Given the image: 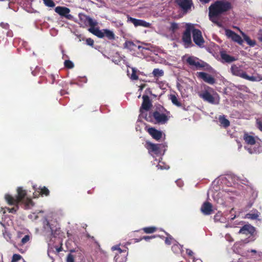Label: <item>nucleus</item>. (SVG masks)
<instances>
[{"mask_svg":"<svg viewBox=\"0 0 262 262\" xmlns=\"http://www.w3.org/2000/svg\"><path fill=\"white\" fill-rule=\"evenodd\" d=\"M169 99L171 101L172 103L177 106H181L182 105L181 103L178 100L176 95L174 94H171L170 95Z\"/></svg>","mask_w":262,"mask_h":262,"instance_id":"29","label":"nucleus"},{"mask_svg":"<svg viewBox=\"0 0 262 262\" xmlns=\"http://www.w3.org/2000/svg\"><path fill=\"white\" fill-rule=\"evenodd\" d=\"M211 0H200L202 4H207L210 2Z\"/></svg>","mask_w":262,"mask_h":262,"instance_id":"52","label":"nucleus"},{"mask_svg":"<svg viewBox=\"0 0 262 262\" xmlns=\"http://www.w3.org/2000/svg\"><path fill=\"white\" fill-rule=\"evenodd\" d=\"M55 11L61 16L65 17L68 19H72V15L69 14L70 10L69 8L65 7L57 6L55 9Z\"/></svg>","mask_w":262,"mask_h":262,"instance_id":"14","label":"nucleus"},{"mask_svg":"<svg viewBox=\"0 0 262 262\" xmlns=\"http://www.w3.org/2000/svg\"><path fill=\"white\" fill-rule=\"evenodd\" d=\"M158 166V167H159V166L161 167L159 164L158 165V166Z\"/></svg>","mask_w":262,"mask_h":262,"instance_id":"59","label":"nucleus"},{"mask_svg":"<svg viewBox=\"0 0 262 262\" xmlns=\"http://www.w3.org/2000/svg\"><path fill=\"white\" fill-rule=\"evenodd\" d=\"M221 58L225 62L227 63H230L234 61H235L236 59L233 56H230L227 54L225 52H221Z\"/></svg>","mask_w":262,"mask_h":262,"instance_id":"22","label":"nucleus"},{"mask_svg":"<svg viewBox=\"0 0 262 262\" xmlns=\"http://www.w3.org/2000/svg\"><path fill=\"white\" fill-rule=\"evenodd\" d=\"M219 120L221 125L225 128H226L230 125L229 121L224 116H220Z\"/></svg>","mask_w":262,"mask_h":262,"instance_id":"25","label":"nucleus"},{"mask_svg":"<svg viewBox=\"0 0 262 262\" xmlns=\"http://www.w3.org/2000/svg\"><path fill=\"white\" fill-rule=\"evenodd\" d=\"M257 127L262 132V121L259 119L256 120Z\"/></svg>","mask_w":262,"mask_h":262,"instance_id":"46","label":"nucleus"},{"mask_svg":"<svg viewBox=\"0 0 262 262\" xmlns=\"http://www.w3.org/2000/svg\"><path fill=\"white\" fill-rule=\"evenodd\" d=\"M230 71L231 73L234 76H238L252 81L256 80L255 77L248 76L245 72L235 64L231 66Z\"/></svg>","mask_w":262,"mask_h":262,"instance_id":"7","label":"nucleus"},{"mask_svg":"<svg viewBox=\"0 0 262 262\" xmlns=\"http://www.w3.org/2000/svg\"><path fill=\"white\" fill-rule=\"evenodd\" d=\"M34 192L33 193V197L34 198H38L40 195L48 196L50 194L49 190L45 186L37 187L36 186H33Z\"/></svg>","mask_w":262,"mask_h":262,"instance_id":"12","label":"nucleus"},{"mask_svg":"<svg viewBox=\"0 0 262 262\" xmlns=\"http://www.w3.org/2000/svg\"><path fill=\"white\" fill-rule=\"evenodd\" d=\"M86 43L88 45L93 47L94 41L92 38H89L86 39Z\"/></svg>","mask_w":262,"mask_h":262,"instance_id":"45","label":"nucleus"},{"mask_svg":"<svg viewBox=\"0 0 262 262\" xmlns=\"http://www.w3.org/2000/svg\"><path fill=\"white\" fill-rule=\"evenodd\" d=\"M176 3L184 13H187L190 10L193 5L192 0H176Z\"/></svg>","mask_w":262,"mask_h":262,"instance_id":"10","label":"nucleus"},{"mask_svg":"<svg viewBox=\"0 0 262 262\" xmlns=\"http://www.w3.org/2000/svg\"><path fill=\"white\" fill-rule=\"evenodd\" d=\"M258 217V212L256 211V213H249L246 215V218L250 219L251 220H256Z\"/></svg>","mask_w":262,"mask_h":262,"instance_id":"32","label":"nucleus"},{"mask_svg":"<svg viewBox=\"0 0 262 262\" xmlns=\"http://www.w3.org/2000/svg\"><path fill=\"white\" fill-rule=\"evenodd\" d=\"M253 202H249L247 205L245 207V210L247 211L248 210H249L251 207L253 205Z\"/></svg>","mask_w":262,"mask_h":262,"instance_id":"47","label":"nucleus"},{"mask_svg":"<svg viewBox=\"0 0 262 262\" xmlns=\"http://www.w3.org/2000/svg\"><path fill=\"white\" fill-rule=\"evenodd\" d=\"M30 239V236L29 235H26L21 240V245H25L29 241Z\"/></svg>","mask_w":262,"mask_h":262,"instance_id":"41","label":"nucleus"},{"mask_svg":"<svg viewBox=\"0 0 262 262\" xmlns=\"http://www.w3.org/2000/svg\"><path fill=\"white\" fill-rule=\"evenodd\" d=\"M198 76L200 78L202 79L205 82L213 84L215 83V79L210 74L205 72H199Z\"/></svg>","mask_w":262,"mask_h":262,"instance_id":"19","label":"nucleus"},{"mask_svg":"<svg viewBox=\"0 0 262 262\" xmlns=\"http://www.w3.org/2000/svg\"><path fill=\"white\" fill-rule=\"evenodd\" d=\"M248 252H252V253H253L254 254H256L257 253L256 250H253V249L250 250V251L248 250Z\"/></svg>","mask_w":262,"mask_h":262,"instance_id":"53","label":"nucleus"},{"mask_svg":"<svg viewBox=\"0 0 262 262\" xmlns=\"http://www.w3.org/2000/svg\"><path fill=\"white\" fill-rule=\"evenodd\" d=\"M112 249L113 250H117L119 252V253L121 254V253L124 252H126V250H122L120 247H119V246H113L112 248Z\"/></svg>","mask_w":262,"mask_h":262,"instance_id":"42","label":"nucleus"},{"mask_svg":"<svg viewBox=\"0 0 262 262\" xmlns=\"http://www.w3.org/2000/svg\"><path fill=\"white\" fill-rule=\"evenodd\" d=\"M88 193H91V191H88Z\"/></svg>","mask_w":262,"mask_h":262,"instance_id":"60","label":"nucleus"},{"mask_svg":"<svg viewBox=\"0 0 262 262\" xmlns=\"http://www.w3.org/2000/svg\"><path fill=\"white\" fill-rule=\"evenodd\" d=\"M142 230L146 234H150L155 232L157 230V228L154 226L144 227Z\"/></svg>","mask_w":262,"mask_h":262,"instance_id":"26","label":"nucleus"},{"mask_svg":"<svg viewBox=\"0 0 262 262\" xmlns=\"http://www.w3.org/2000/svg\"><path fill=\"white\" fill-rule=\"evenodd\" d=\"M132 73L131 74V76L130 77V79L132 80H137L138 79V76L137 75V70L135 68H132Z\"/></svg>","mask_w":262,"mask_h":262,"instance_id":"36","label":"nucleus"},{"mask_svg":"<svg viewBox=\"0 0 262 262\" xmlns=\"http://www.w3.org/2000/svg\"><path fill=\"white\" fill-rule=\"evenodd\" d=\"M89 31L100 38H103L105 36L109 40H114L115 38V35L114 32L108 29H103L102 30H100L98 28H89Z\"/></svg>","mask_w":262,"mask_h":262,"instance_id":"5","label":"nucleus"},{"mask_svg":"<svg viewBox=\"0 0 262 262\" xmlns=\"http://www.w3.org/2000/svg\"><path fill=\"white\" fill-rule=\"evenodd\" d=\"M232 7L231 3L226 0H217L214 2L208 8L210 20L220 26L222 15L231 10Z\"/></svg>","mask_w":262,"mask_h":262,"instance_id":"1","label":"nucleus"},{"mask_svg":"<svg viewBox=\"0 0 262 262\" xmlns=\"http://www.w3.org/2000/svg\"><path fill=\"white\" fill-rule=\"evenodd\" d=\"M244 139L246 143L250 145H254L255 144V138L251 135H249L247 133H245L244 135Z\"/></svg>","mask_w":262,"mask_h":262,"instance_id":"23","label":"nucleus"},{"mask_svg":"<svg viewBox=\"0 0 262 262\" xmlns=\"http://www.w3.org/2000/svg\"><path fill=\"white\" fill-rule=\"evenodd\" d=\"M198 95L204 101L209 103L216 104L219 103V97L217 94L209 86H207L205 90L199 92Z\"/></svg>","mask_w":262,"mask_h":262,"instance_id":"3","label":"nucleus"},{"mask_svg":"<svg viewBox=\"0 0 262 262\" xmlns=\"http://www.w3.org/2000/svg\"><path fill=\"white\" fill-rule=\"evenodd\" d=\"M143 102L140 108V116L144 118L145 114H147L148 111L152 107V103L149 97L147 95H144L142 96Z\"/></svg>","mask_w":262,"mask_h":262,"instance_id":"8","label":"nucleus"},{"mask_svg":"<svg viewBox=\"0 0 262 262\" xmlns=\"http://www.w3.org/2000/svg\"><path fill=\"white\" fill-rule=\"evenodd\" d=\"M135 43L132 41H126L124 43V47L132 49L133 46H135Z\"/></svg>","mask_w":262,"mask_h":262,"instance_id":"40","label":"nucleus"},{"mask_svg":"<svg viewBox=\"0 0 262 262\" xmlns=\"http://www.w3.org/2000/svg\"><path fill=\"white\" fill-rule=\"evenodd\" d=\"M226 35L229 38H231L233 41L238 43L239 45H242L243 40L242 37L235 32L230 29L225 30Z\"/></svg>","mask_w":262,"mask_h":262,"instance_id":"13","label":"nucleus"},{"mask_svg":"<svg viewBox=\"0 0 262 262\" xmlns=\"http://www.w3.org/2000/svg\"><path fill=\"white\" fill-rule=\"evenodd\" d=\"M179 28V26L178 24L176 23H171L170 27L169 28V30L171 31L172 32L174 33L176 32V31Z\"/></svg>","mask_w":262,"mask_h":262,"instance_id":"37","label":"nucleus"},{"mask_svg":"<svg viewBox=\"0 0 262 262\" xmlns=\"http://www.w3.org/2000/svg\"><path fill=\"white\" fill-rule=\"evenodd\" d=\"M234 211V208H232L230 211V213H232Z\"/></svg>","mask_w":262,"mask_h":262,"instance_id":"55","label":"nucleus"},{"mask_svg":"<svg viewBox=\"0 0 262 262\" xmlns=\"http://www.w3.org/2000/svg\"><path fill=\"white\" fill-rule=\"evenodd\" d=\"M78 16L80 21L84 25L86 26L89 25L90 26V28H95V27L97 25V23L93 20L89 16L82 13H79Z\"/></svg>","mask_w":262,"mask_h":262,"instance_id":"11","label":"nucleus"},{"mask_svg":"<svg viewBox=\"0 0 262 262\" xmlns=\"http://www.w3.org/2000/svg\"><path fill=\"white\" fill-rule=\"evenodd\" d=\"M164 112L167 111L163 106H160L157 110L150 113L149 115L145 114L144 118L148 122H153L154 119L155 123L159 124H164L168 121L169 117L166 114H164Z\"/></svg>","mask_w":262,"mask_h":262,"instance_id":"2","label":"nucleus"},{"mask_svg":"<svg viewBox=\"0 0 262 262\" xmlns=\"http://www.w3.org/2000/svg\"><path fill=\"white\" fill-rule=\"evenodd\" d=\"M49 78L51 79V83L53 84L55 81V76L54 75L51 74L49 76Z\"/></svg>","mask_w":262,"mask_h":262,"instance_id":"48","label":"nucleus"},{"mask_svg":"<svg viewBox=\"0 0 262 262\" xmlns=\"http://www.w3.org/2000/svg\"><path fill=\"white\" fill-rule=\"evenodd\" d=\"M171 249L173 251V252L178 253L181 251L180 245L178 244L173 245L171 247Z\"/></svg>","mask_w":262,"mask_h":262,"instance_id":"38","label":"nucleus"},{"mask_svg":"<svg viewBox=\"0 0 262 262\" xmlns=\"http://www.w3.org/2000/svg\"><path fill=\"white\" fill-rule=\"evenodd\" d=\"M27 198V191L22 187H18L17 189V195L15 197L7 194L5 198L8 204L11 205H18Z\"/></svg>","mask_w":262,"mask_h":262,"instance_id":"4","label":"nucleus"},{"mask_svg":"<svg viewBox=\"0 0 262 262\" xmlns=\"http://www.w3.org/2000/svg\"><path fill=\"white\" fill-rule=\"evenodd\" d=\"M182 40L184 43V45L187 47H188L192 43L191 38V29L188 27L184 32L182 35Z\"/></svg>","mask_w":262,"mask_h":262,"instance_id":"17","label":"nucleus"},{"mask_svg":"<svg viewBox=\"0 0 262 262\" xmlns=\"http://www.w3.org/2000/svg\"><path fill=\"white\" fill-rule=\"evenodd\" d=\"M5 26H6V27H8V24H6V25H5Z\"/></svg>","mask_w":262,"mask_h":262,"instance_id":"58","label":"nucleus"},{"mask_svg":"<svg viewBox=\"0 0 262 262\" xmlns=\"http://www.w3.org/2000/svg\"><path fill=\"white\" fill-rule=\"evenodd\" d=\"M236 217V215H234V216L233 217H231V220H233Z\"/></svg>","mask_w":262,"mask_h":262,"instance_id":"56","label":"nucleus"},{"mask_svg":"<svg viewBox=\"0 0 262 262\" xmlns=\"http://www.w3.org/2000/svg\"><path fill=\"white\" fill-rule=\"evenodd\" d=\"M67 262H75L74 257L71 254H69L67 257Z\"/></svg>","mask_w":262,"mask_h":262,"instance_id":"44","label":"nucleus"},{"mask_svg":"<svg viewBox=\"0 0 262 262\" xmlns=\"http://www.w3.org/2000/svg\"><path fill=\"white\" fill-rule=\"evenodd\" d=\"M145 146L148 149L149 152H153L156 155H158L160 152V144L146 141Z\"/></svg>","mask_w":262,"mask_h":262,"instance_id":"16","label":"nucleus"},{"mask_svg":"<svg viewBox=\"0 0 262 262\" xmlns=\"http://www.w3.org/2000/svg\"><path fill=\"white\" fill-rule=\"evenodd\" d=\"M64 67L68 69H72L74 67V64L70 60H66L64 62Z\"/></svg>","mask_w":262,"mask_h":262,"instance_id":"33","label":"nucleus"},{"mask_svg":"<svg viewBox=\"0 0 262 262\" xmlns=\"http://www.w3.org/2000/svg\"><path fill=\"white\" fill-rule=\"evenodd\" d=\"M242 34L243 35V36L244 37V40L247 42V43L251 46H254L256 44V42L254 40H251L250 38L247 36L246 34H245L244 33L242 32Z\"/></svg>","mask_w":262,"mask_h":262,"instance_id":"28","label":"nucleus"},{"mask_svg":"<svg viewBox=\"0 0 262 262\" xmlns=\"http://www.w3.org/2000/svg\"><path fill=\"white\" fill-rule=\"evenodd\" d=\"M44 4L49 7H54L55 5L52 0H43Z\"/></svg>","mask_w":262,"mask_h":262,"instance_id":"35","label":"nucleus"},{"mask_svg":"<svg viewBox=\"0 0 262 262\" xmlns=\"http://www.w3.org/2000/svg\"><path fill=\"white\" fill-rule=\"evenodd\" d=\"M63 250V248H62V245H61L59 247H56V251L57 252V253H59L61 251H62Z\"/></svg>","mask_w":262,"mask_h":262,"instance_id":"51","label":"nucleus"},{"mask_svg":"<svg viewBox=\"0 0 262 262\" xmlns=\"http://www.w3.org/2000/svg\"><path fill=\"white\" fill-rule=\"evenodd\" d=\"M255 231V228L250 224H246L243 226L238 231V233L245 234L246 235L254 234Z\"/></svg>","mask_w":262,"mask_h":262,"instance_id":"15","label":"nucleus"},{"mask_svg":"<svg viewBox=\"0 0 262 262\" xmlns=\"http://www.w3.org/2000/svg\"><path fill=\"white\" fill-rule=\"evenodd\" d=\"M167 237L165 239V243L167 245H170L172 243V241L173 240V238L169 234L166 232Z\"/></svg>","mask_w":262,"mask_h":262,"instance_id":"34","label":"nucleus"},{"mask_svg":"<svg viewBox=\"0 0 262 262\" xmlns=\"http://www.w3.org/2000/svg\"><path fill=\"white\" fill-rule=\"evenodd\" d=\"M152 74L155 77L159 78L164 75V71L159 69H154Z\"/></svg>","mask_w":262,"mask_h":262,"instance_id":"30","label":"nucleus"},{"mask_svg":"<svg viewBox=\"0 0 262 262\" xmlns=\"http://www.w3.org/2000/svg\"><path fill=\"white\" fill-rule=\"evenodd\" d=\"M21 204H23L25 205L26 209H30L31 207L34 206V203L32 201L31 198L27 197L24 201H23Z\"/></svg>","mask_w":262,"mask_h":262,"instance_id":"24","label":"nucleus"},{"mask_svg":"<svg viewBox=\"0 0 262 262\" xmlns=\"http://www.w3.org/2000/svg\"><path fill=\"white\" fill-rule=\"evenodd\" d=\"M192 33L194 43L199 47L203 46L205 41L202 36L201 31L199 29L193 28Z\"/></svg>","mask_w":262,"mask_h":262,"instance_id":"9","label":"nucleus"},{"mask_svg":"<svg viewBox=\"0 0 262 262\" xmlns=\"http://www.w3.org/2000/svg\"><path fill=\"white\" fill-rule=\"evenodd\" d=\"M157 237H160V236L158 235H152V236H143V237H142L141 238H140L139 239L135 238L134 239L135 242H139L142 239H144L146 241H148L150 239H152V238H156ZM160 237H161V236H160Z\"/></svg>","mask_w":262,"mask_h":262,"instance_id":"31","label":"nucleus"},{"mask_svg":"<svg viewBox=\"0 0 262 262\" xmlns=\"http://www.w3.org/2000/svg\"><path fill=\"white\" fill-rule=\"evenodd\" d=\"M15 207H12L11 208H8L7 210L9 213H15L18 209V205H15Z\"/></svg>","mask_w":262,"mask_h":262,"instance_id":"43","label":"nucleus"},{"mask_svg":"<svg viewBox=\"0 0 262 262\" xmlns=\"http://www.w3.org/2000/svg\"><path fill=\"white\" fill-rule=\"evenodd\" d=\"M248 150H249V152L250 154H252V151L251 149H248Z\"/></svg>","mask_w":262,"mask_h":262,"instance_id":"57","label":"nucleus"},{"mask_svg":"<svg viewBox=\"0 0 262 262\" xmlns=\"http://www.w3.org/2000/svg\"><path fill=\"white\" fill-rule=\"evenodd\" d=\"M86 236L88 237V238H91L92 240H93L94 241H95V242L96 243V244H98V243L95 241V237L94 236H92L90 235L89 233H87L86 234Z\"/></svg>","mask_w":262,"mask_h":262,"instance_id":"50","label":"nucleus"},{"mask_svg":"<svg viewBox=\"0 0 262 262\" xmlns=\"http://www.w3.org/2000/svg\"><path fill=\"white\" fill-rule=\"evenodd\" d=\"M128 20L132 23L135 27L142 26L144 27L148 28L150 26L149 23L142 19H138L132 17H128Z\"/></svg>","mask_w":262,"mask_h":262,"instance_id":"18","label":"nucleus"},{"mask_svg":"<svg viewBox=\"0 0 262 262\" xmlns=\"http://www.w3.org/2000/svg\"><path fill=\"white\" fill-rule=\"evenodd\" d=\"M148 134L155 140H159L162 138V132L154 127H149L147 129Z\"/></svg>","mask_w":262,"mask_h":262,"instance_id":"21","label":"nucleus"},{"mask_svg":"<svg viewBox=\"0 0 262 262\" xmlns=\"http://www.w3.org/2000/svg\"><path fill=\"white\" fill-rule=\"evenodd\" d=\"M242 34L243 35V36L244 37V40L247 42V43L251 46H254L256 44V42L254 40H251L250 38L247 36L246 34H245L244 33L242 32Z\"/></svg>","mask_w":262,"mask_h":262,"instance_id":"27","label":"nucleus"},{"mask_svg":"<svg viewBox=\"0 0 262 262\" xmlns=\"http://www.w3.org/2000/svg\"><path fill=\"white\" fill-rule=\"evenodd\" d=\"M186 253L188 254V255L190 256H192L193 254V252H192V251L188 249H186Z\"/></svg>","mask_w":262,"mask_h":262,"instance_id":"49","label":"nucleus"},{"mask_svg":"<svg viewBox=\"0 0 262 262\" xmlns=\"http://www.w3.org/2000/svg\"><path fill=\"white\" fill-rule=\"evenodd\" d=\"M258 39L260 41L262 42V34L259 36Z\"/></svg>","mask_w":262,"mask_h":262,"instance_id":"54","label":"nucleus"},{"mask_svg":"<svg viewBox=\"0 0 262 262\" xmlns=\"http://www.w3.org/2000/svg\"><path fill=\"white\" fill-rule=\"evenodd\" d=\"M186 62L191 69L196 70L205 68L207 65V63L205 62L200 60L198 58L193 56H190L187 57L186 59Z\"/></svg>","mask_w":262,"mask_h":262,"instance_id":"6","label":"nucleus"},{"mask_svg":"<svg viewBox=\"0 0 262 262\" xmlns=\"http://www.w3.org/2000/svg\"><path fill=\"white\" fill-rule=\"evenodd\" d=\"M21 256L19 254H14L12 256L11 262H17L21 258Z\"/></svg>","mask_w":262,"mask_h":262,"instance_id":"39","label":"nucleus"},{"mask_svg":"<svg viewBox=\"0 0 262 262\" xmlns=\"http://www.w3.org/2000/svg\"><path fill=\"white\" fill-rule=\"evenodd\" d=\"M201 211L205 215L211 214L213 211L212 204L208 202H204L201 208Z\"/></svg>","mask_w":262,"mask_h":262,"instance_id":"20","label":"nucleus"}]
</instances>
